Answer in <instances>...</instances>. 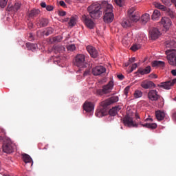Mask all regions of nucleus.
Returning <instances> with one entry per match:
<instances>
[{
  "mask_svg": "<svg viewBox=\"0 0 176 176\" xmlns=\"http://www.w3.org/2000/svg\"><path fill=\"white\" fill-rule=\"evenodd\" d=\"M8 0H0V7L1 8H3L8 5Z\"/></svg>",
  "mask_w": 176,
  "mask_h": 176,
  "instance_id": "obj_38",
  "label": "nucleus"
},
{
  "mask_svg": "<svg viewBox=\"0 0 176 176\" xmlns=\"http://www.w3.org/2000/svg\"><path fill=\"white\" fill-rule=\"evenodd\" d=\"M84 109L86 112H92L94 109V104L91 102H86L84 104Z\"/></svg>",
  "mask_w": 176,
  "mask_h": 176,
  "instance_id": "obj_21",
  "label": "nucleus"
},
{
  "mask_svg": "<svg viewBox=\"0 0 176 176\" xmlns=\"http://www.w3.org/2000/svg\"><path fill=\"white\" fill-rule=\"evenodd\" d=\"M141 87L145 89H151L153 87H155L156 85L155 84L150 80H144L142 83H141Z\"/></svg>",
  "mask_w": 176,
  "mask_h": 176,
  "instance_id": "obj_17",
  "label": "nucleus"
},
{
  "mask_svg": "<svg viewBox=\"0 0 176 176\" xmlns=\"http://www.w3.org/2000/svg\"><path fill=\"white\" fill-rule=\"evenodd\" d=\"M21 8V3L16 2L14 6H11V7H8V11H14L16 12Z\"/></svg>",
  "mask_w": 176,
  "mask_h": 176,
  "instance_id": "obj_24",
  "label": "nucleus"
},
{
  "mask_svg": "<svg viewBox=\"0 0 176 176\" xmlns=\"http://www.w3.org/2000/svg\"><path fill=\"white\" fill-rule=\"evenodd\" d=\"M65 15H66L65 11H60V12H59V16H65Z\"/></svg>",
  "mask_w": 176,
  "mask_h": 176,
  "instance_id": "obj_45",
  "label": "nucleus"
},
{
  "mask_svg": "<svg viewBox=\"0 0 176 176\" xmlns=\"http://www.w3.org/2000/svg\"><path fill=\"white\" fill-rule=\"evenodd\" d=\"M0 142L3 143L2 149L3 152L7 154L13 153L16 146L14 143L8 136H6V132L5 129L1 130Z\"/></svg>",
  "mask_w": 176,
  "mask_h": 176,
  "instance_id": "obj_3",
  "label": "nucleus"
},
{
  "mask_svg": "<svg viewBox=\"0 0 176 176\" xmlns=\"http://www.w3.org/2000/svg\"><path fill=\"white\" fill-rule=\"evenodd\" d=\"M150 20V15L149 14H144L141 16V21L143 24H146Z\"/></svg>",
  "mask_w": 176,
  "mask_h": 176,
  "instance_id": "obj_26",
  "label": "nucleus"
},
{
  "mask_svg": "<svg viewBox=\"0 0 176 176\" xmlns=\"http://www.w3.org/2000/svg\"><path fill=\"white\" fill-rule=\"evenodd\" d=\"M142 96H143V92L140 90H135L133 94V96L135 98H140V97H142Z\"/></svg>",
  "mask_w": 176,
  "mask_h": 176,
  "instance_id": "obj_33",
  "label": "nucleus"
},
{
  "mask_svg": "<svg viewBox=\"0 0 176 176\" xmlns=\"http://www.w3.org/2000/svg\"><path fill=\"white\" fill-rule=\"evenodd\" d=\"M103 8V13H104V16H103V21L105 23H109L113 22L114 19V14H113V6L109 4L108 1H102V5L98 4H91L88 7V12L89 13V16L94 19H98L101 16Z\"/></svg>",
  "mask_w": 176,
  "mask_h": 176,
  "instance_id": "obj_1",
  "label": "nucleus"
},
{
  "mask_svg": "<svg viewBox=\"0 0 176 176\" xmlns=\"http://www.w3.org/2000/svg\"><path fill=\"white\" fill-rule=\"evenodd\" d=\"M69 20V18H65L64 19H63V22H68Z\"/></svg>",
  "mask_w": 176,
  "mask_h": 176,
  "instance_id": "obj_56",
  "label": "nucleus"
},
{
  "mask_svg": "<svg viewBox=\"0 0 176 176\" xmlns=\"http://www.w3.org/2000/svg\"><path fill=\"white\" fill-rule=\"evenodd\" d=\"M67 50L70 52H74L76 50V46L74 44L67 46Z\"/></svg>",
  "mask_w": 176,
  "mask_h": 176,
  "instance_id": "obj_41",
  "label": "nucleus"
},
{
  "mask_svg": "<svg viewBox=\"0 0 176 176\" xmlns=\"http://www.w3.org/2000/svg\"><path fill=\"white\" fill-rule=\"evenodd\" d=\"M139 21V16L133 15L131 16H127L126 18H124L121 23L122 27L124 28H128L131 27L134 23H136Z\"/></svg>",
  "mask_w": 176,
  "mask_h": 176,
  "instance_id": "obj_5",
  "label": "nucleus"
},
{
  "mask_svg": "<svg viewBox=\"0 0 176 176\" xmlns=\"http://www.w3.org/2000/svg\"><path fill=\"white\" fill-rule=\"evenodd\" d=\"M82 21L89 29H93L95 27L94 22L89 18V15H82Z\"/></svg>",
  "mask_w": 176,
  "mask_h": 176,
  "instance_id": "obj_11",
  "label": "nucleus"
},
{
  "mask_svg": "<svg viewBox=\"0 0 176 176\" xmlns=\"http://www.w3.org/2000/svg\"><path fill=\"white\" fill-rule=\"evenodd\" d=\"M155 117L157 121L159 122L163 121L166 118V113L161 110L156 111Z\"/></svg>",
  "mask_w": 176,
  "mask_h": 176,
  "instance_id": "obj_20",
  "label": "nucleus"
},
{
  "mask_svg": "<svg viewBox=\"0 0 176 176\" xmlns=\"http://www.w3.org/2000/svg\"><path fill=\"white\" fill-rule=\"evenodd\" d=\"M162 3L166 6H170L173 3V0H161Z\"/></svg>",
  "mask_w": 176,
  "mask_h": 176,
  "instance_id": "obj_35",
  "label": "nucleus"
},
{
  "mask_svg": "<svg viewBox=\"0 0 176 176\" xmlns=\"http://www.w3.org/2000/svg\"><path fill=\"white\" fill-rule=\"evenodd\" d=\"M166 48H175L176 47V38L170 41L166 42Z\"/></svg>",
  "mask_w": 176,
  "mask_h": 176,
  "instance_id": "obj_29",
  "label": "nucleus"
},
{
  "mask_svg": "<svg viewBox=\"0 0 176 176\" xmlns=\"http://www.w3.org/2000/svg\"><path fill=\"white\" fill-rule=\"evenodd\" d=\"M87 50L88 51V53H89V55H91V57L96 58L99 56L98 51L93 46L88 45L87 47Z\"/></svg>",
  "mask_w": 176,
  "mask_h": 176,
  "instance_id": "obj_16",
  "label": "nucleus"
},
{
  "mask_svg": "<svg viewBox=\"0 0 176 176\" xmlns=\"http://www.w3.org/2000/svg\"><path fill=\"white\" fill-rule=\"evenodd\" d=\"M26 47L29 50L34 52L36 49L37 45L36 44L28 43H26Z\"/></svg>",
  "mask_w": 176,
  "mask_h": 176,
  "instance_id": "obj_32",
  "label": "nucleus"
},
{
  "mask_svg": "<svg viewBox=\"0 0 176 176\" xmlns=\"http://www.w3.org/2000/svg\"><path fill=\"white\" fill-rule=\"evenodd\" d=\"M145 122H153V118H146L145 119Z\"/></svg>",
  "mask_w": 176,
  "mask_h": 176,
  "instance_id": "obj_52",
  "label": "nucleus"
},
{
  "mask_svg": "<svg viewBox=\"0 0 176 176\" xmlns=\"http://www.w3.org/2000/svg\"><path fill=\"white\" fill-rule=\"evenodd\" d=\"M165 66V62L160 61V60H155L152 63V67H163Z\"/></svg>",
  "mask_w": 176,
  "mask_h": 176,
  "instance_id": "obj_28",
  "label": "nucleus"
},
{
  "mask_svg": "<svg viewBox=\"0 0 176 176\" xmlns=\"http://www.w3.org/2000/svg\"><path fill=\"white\" fill-rule=\"evenodd\" d=\"M23 160L25 164H30L31 166L33 165V162L31 157L28 154L23 155Z\"/></svg>",
  "mask_w": 176,
  "mask_h": 176,
  "instance_id": "obj_23",
  "label": "nucleus"
},
{
  "mask_svg": "<svg viewBox=\"0 0 176 176\" xmlns=\"http://www.w3.org/2000/svg\"><path fill=\"white\" fill-rule=\"evenodd\" d=\"M153 6H155V8L160 9L163 12H166L171 19H173L175 17L174 11H172V10H170V8H168V7L163 6L162 4H161V3L155 1L153 2Z\"/></svg>",
  "mask_w": 176,
  "mask_h": 176,
  "instance_id": "obj_8",
  "label": "nucleus"
},
{
  "mask_svg": "<svg viewBox=\"0 0 176 176\" xmlns=\"http://www.w3.org/2000/svg\"><path fill=\"white\" fill-rule=\"evenodd\" d=\"M141 48V45L139 44H135L131 46V50L133 52L138 51L139 49Z\"/></svg>",
  "mask_w": 176,
  "mask_h": 176,
  "instance_id": "obj_37",
  "label": "nucleus"
},
{
  "mask_svg": "<svg viewBox=\"0 0 176 176\" xmlns=\"http://www.w3.org/2000/svg\"><path fill=\"white\" fill-rule=\"evenodd\" d=\"M59 3H60V6H62L63 8H66V4L64 1L63 0L60 1Z\"/></svg>",
  "mask_w": 176,
  "mask_h": 176,
  "instance_id": "obj_44",
  "label": "nucleus"
},
{
  "mask_svg": "<svg viewBox=\"0 0 176 176\" xmlns=\"http://www.w3.org/2000/svg\"><path fill=\"white\" fill-rule=\"evenodd\" d=\"M123 124L127 127H135L138 128L139 125H141L143 128H146L148 129H156L157 124L156 123H146L142 124V122L137 123L133 120V118L130 114H126V116L123 118Z\"/></svg>",
  "mask_w": 176,
  "mask_h": 176,
  "instance_id": "obj_2",
  "label": "nucleus"
},
{
  "mask_svg": "<svg viewBox=\"0 0 176 176\" xmlns=\"http://www.w3.org/2000/svg\"><path fill=\"white\" fill-rule=\"evenodd\" d=\"M32 26H33L32 23H30V24L29 25V27L32 28Z\"/></svg>",
  "mask_w": 176,
  "mask_h": 176,
  "instance_id": "obj_60",
  "label": "nucleus"
},
{
  "mask_svg": "<svg viewBox=\"0 0 176 176\" xmlns=\"http://www.w3.org/2000/svg\"><path fill=\"white\" fill-rule=\"evenodd\" d=\"M118 101H119V98L118 96H112L100 102V107H102L96 110L95 116L99 118L106 116L108 114L107 108L109 107V105L114 104V102H118Z\"/></svg>",
  "mask_w": 176,
  "mask_h": 176,
  "instance_id": "obj_4",
  "label": "nucleus"
},
{
  "mask_svg": "<svg viewBox=\"0 0 176 176\" xmlns=\"http://www.w3.org/2000/svg\"><path fill=\"white\" fill-rule=\"evenodd\" d=\"M150 76L153 78H157V76L156 74H151Z\"/></svg>",
  "mask_w": 176,
  "mask_h": 176,
  "instance_id": "obj_54",
  "label": "nucleus"
},
{
  "mask_svg": "<svg viewBox=\"0 0 176 176\" xmlns=\"http://www.w3.org/2000/svg\"><path fill=\"white\" fill-rule=\"evenodd\" d=\"M53 32H54V30L52 28H47L46 29L45 35L49 36V35L52 34L53 33Z\"/></svg>",
  "mask_w": 176,
  "mask_h": 176,
  "instance_id": "obj_39",
  "label": "nucleus"
},
{
  "mask_svg": "<svg viewBox=\"0 0 176 176\" xmlns=\"http://www.w3.org/2000/svg\"><path fill=\"white\" fill-rule=\"evenodd\" d=\"M77 23V18L76 16H71L70 21L69 22V25L72 28L74 27Z\"/></svg>",
  "mask_w": 176,
  "mask_h": 176,
  "instance_id": "obj_30",
  "label": "nucleus"
},
{
  "mask_svg": "<svg viewBox=\"0 0 176 176\" xmlns=\"http://www.w3.org/2000/svg\"><path fill=\"white\" fill-rule=\"evenodd\" d=\"M176 83V78L173 80H168L164 82H162L160 87L165 89H170L172 86Z\"/></svg>",
  "mask_w": 176,
  "mask_h": 176,
  "instance_id": "obj_18",
  "label": "nucleus"
},
{
  "mask_svg": "<svg viewBox=\"0 0 176 176\" xmlns=\"http://www.w3.org/2000/svg\"><path fill=\"white\" fill-rule=\"evenodd\" d=\"M151 67L147 66L144 69H139L137 72L140 73L141 75H145L151 73Z\"/></svg>",
  "mask_w": 176,
  "mask_h": 176,
  "instance_id": "obj_22",
  "label": "nucleus"
},
{
  "mask_svg": "<svg viewBox=\"0 0 176 176\" xmlns=\"http://www.w3.org/2000/svg\"><path fill=\"white\" fill-rule=\"evenodd\" d=\"M161 16V14L160 12V11H158V10H155L153 12L152 14V19L153 20H156L157 19H158L160 16Z\"/></svg>",
  "mask_w": 176,
  "mask_h": 176,
  "instance_id": "obj_31",
  "label": "nucleus"
},
{
  "mask_svg": "<svg viewBox=\"0 0 176 176\" xmlns=\"http://www.w3.org/2000/svg\"><path fill=\"white\" fill-rule=\"evenodd\" d=\"M46 10L48 12H52L54 10V7H53V6H47Z\"/></svg>",
  "mask_w": 176,
  "mask_h": 176,
  "instance_id": "obj_42",
  "label": "nucleus"
},
{
  "mask_svg": "<svg viewBox=\"0 0 176 176\" xmlns=\"http://www.w3.org/2000/svg\"><path fill=\"white\" fill-rule=\"evenodd\" d=\"M28 40L29 41H33L34 40V37H33V35H32V34H29V36H28Z\"/></svg>",
  "mask_w": 176,
  "mask_h": 176,
  "instance_id": "obj_46",
  "label": "nucleus"
},
{
  "mask_svg": "<svg viewBox=\"0 0 176 176\" xmlns=\"http://www.w3.org/2000/svg\"><path fill=\"white\" fill-rule=\"evenodd\" d=\"M62 40H63V37L60 36H58L52 38V42L55 43H60Z\"/></svg>",
  "mask_w": 176,
  "mask_h": 176,
  "instance_id": "obj_34",
  "label": "nucleus"
},
{
  "mask_svg": "<svg viewBox=\"0 0 176 176\" xmlns=\"http://www.w3.org/2000/svg\"><path fill=\"white\" fill-rule=\"evenodd\" d=\"M36 26L38 28H44L47 26L49 23V19H47V18H40L39 19H36Z\"/></svg>",
  "mask_w": 176,
  "mask_h": 176,
  "instance_id": "obj_14",
  "label": "nucleus"
},
{
  "mask_svg": "<svg viewBox=\"0 0 176 176\" xmlns=\"http://www.w3.org/2000/svg\"><path fill=\"white\" fill-rule=\"evenodd\" d=\"M117 77H118L120 80H123V79L124 78V75H122V74H118V75L117 76Z\"/></svg>",
  "mask_w": 176,
  "mask_h": 176,
  "instance_id": "obj_49",
  "label": "nucleus"
},
{
  "mask_svg": "<svg viewBox=\"0 0 176 176\" xmlns=\"http://www.w3.org/2000/svg\"><path fill=\"white\" fill-rule=\"evenodd\" d=\"M121 110L120 106H115L109 109L108 113L111 117H115L118 115V112Z\"/></svg>",
  "mask_w": 176,
  "mask_h": 176,
  "instance_id": "obj_19",
  "label": "nucleus"
},
{
  "mask_svg": "<svg viewBox=\"0 0 176 176\" xmlns=\"http://www.w3.org/2000/svg\"><path fill=\"white\" fill-rule=\"evenodd\" d=\"M172 2H173V3L175 4V7H176V0H172Z\"/></svg>",
  "mask_w": 176,
  "mask_h": 176,
  "instance_id": "obj_58",
  "label": "nucleus"
},
{
  "mask_svg": "<svg viewBox=\"0 0 176 176\" xmlns=\"http://www.w3.org/2000/svg\"><path fill=\"white\" fill-rule=\"evenodd\" d=\"M175 100H176V97L175 98Z\"/></svg>",
  "mask_w": 176,
  "mask_h": 176,
  "instance_id": "obj_61",
  "label": "nucleus"
},
{
  "mask_svg": "<svg viewBox=\"0 0 176 176\" xmlns=\"http://www.w3.org/2000/svg\"><path fill=\"white\" fill-rule=\"evenodd\" d=\"M160 23L166 31L168 30L172 25L171 19H170V18H167L166 16L162 18Z\"/></svg>",
  "mask_w": 176,
  "mask_h": 176,
  "instance_id": "obj_12",
  "label": "nucleus"
},
{
  "mask_svg": "<svg viewBox=\"0 0 176 176\" xmlns=\"http://www.w3.org/2000/svg\"><path fill=\"white\" fill-rule=\"evenodd\" d=\"M167 60L170 65L176 66V51L174 49H169L166 51Z\"/></svg>",
  "mask_w": 176,
  "mask_h": 176,
  "instance_id": "obj_7",
  "label": "nucleus"
},
{
  "mask_svg": "<svg viewBox=\"0 0 176 176\" xmlns=\"http://www.w3.org/2000/svg\"><path fill=\"white\" fill-rule=\"evenodd\" d=\"M85 56L83 54H78L76 57L75 65L80 68L86 67L87 63L85 60Z\"/></svg>",
  "mask_w": 176,
  "mask_h": 176,
  "instance_id": "obj_9",
  "label": "nucleus"
},
{
  "mask_svg": "<svg viewBox=\"0 0 176 176\" xmlns=\"http://www.w3.org/2000/svg\"><path fill=\"white\" fill-rule=\"evenodd\" d=\"M129 89H130V87H125V89H124V94H125V96H127Z\"/></svg>",
  "mask_w": 176,
  "mask_h": 176,
  "instance_id": "obj_43",
  "label": "nucleus"
},
{
  "mask_svg": "<svg viewBox=\"0 0 176 176\" xmlns=\"http://www.w3.org/2000/svg\"><path fill=\"white\" fill-rule=\"evenodd\" d=\"M62 48V47H60V46H56L55 47V50H58V51H60V50Z\"/></svg>",
  "mask_w": 176,
  "mask_h": 176,
  "instance_id": "obj_55",
  "label": "nucleus"
},
{
  "mask_svg": "<svg viewBox=\"0 0 176 176\" xmlns=\"http://www.w3.org/2000/svg\"><path fill=\"white\" fill-rule=\"evenodd\" d=\"M41 6L42 8H46L47 6V4H46L45 2H41Z\"/></svg>",
  "mask_w": 176,
  "mask_h": 176,
  "instance_id": "obj_47",
  "label": "nucleus"
},
{
  "mask_svg": "<svg viewBox=\"0 0 176 176\" xmlns=\"http://www.w3.org/2000/svg\"><path fill=\"white\" fill-rule=\"evenodd\" d=\"M159 92L155 89H151L148 92L147 98L150 101H158L160 98Z\"/></svg>",
  "mask_w": 176,
  "mask_h": 176,
  "instance_id": "obj_10",
  "label": "nucleus"
},
{
  "mask_svg": "<svg viewBox=\"0 0 176 176\" xmlns=\"http://www.w3.org/2000/svg\"><path fill=\"white\" fill-rule=\"evenodd\" d=\"M128 17L131 18L132 16H137L138 17V20L140 19V15L138 14V12H135V8H130L129 10H128Z\"/></svg>",
  "mask_w": 176,
  "mask_h": 176,
  "instance_id": "obj_25",
  "label": "nucleus"
},
{
  "mask_svg": "<svg viewBox=\"0 0 176 176\" xmlns=\"http://www.w3.org/2000/svg\"><path fill=\"white\" fill-rule=\"evenodd\" d=\"M135 117L136 120H140V117L139 116L138 113H135Z\"/></svg>",
  "mask_w": 176,
  "mask_h": 176,
  "instance_id": "obj_50",
  "label": "nucleus"
},
{
  "mask_svg": "<svg viewBox=\"0 0 176 176\" xmlns=\"http://www.w3.org/2000/svg\"><path fill=\"white\" fill-rule=\"evenodd\" d=\"M171 74L173 75V76H176V69H173L171 71Z\"/></svg>",
  "mask_w": 176,
  "mask_h": 176,
  "instance_id": "obj_53",
  "label": "nucleus"
},
{
  "mask_svg": "<svg viewBox=\"0 0 176 176\" xmlns=\"http://www.w3.org/2000/svg\"><path fill=\"white\" fill-rule=\"evenodd\" d=\"M113 81L110 80L106 85L102 87V89L96 90V94H98V96H104V94H109L113 90Z\"/></svg>",
  "mask_w": 176,
  "mask_h": 176,
  "instance_id": "obj_6",
  "label": "nucleus"
},
{
  "mask_svg": "<svg viewBox=\"0 0 176 176\" xmlns=\"http://www.w3.org/2000/svg\"><path fill=\"white\" fill-rule=\"evenodd\" d=\"M173 119L176 121V111L173 113Z\"/></svg>",
  "mask_w": 176,
  "mask_h": 176,
  "instance_id": "obj_51",
  "label": "nucleus"
},
{
  "mask_svg": "<svg viewBox=\"0 0 176 176\" xmlns=\"http://www.w3.org/2000/svg\"><path fill=\"white\" fill-rule=\"evenodd\" d=\"M138 67V65L136 63H134L131 67L130 69L128 71L129 73L133 72L136 68Z\"/></svg>",
  "mask_w": 176,
  "mask_h": 176,
  "instance_id": "obj_40",
  "label": "nucleus"
},
{
  "mask_svg": "<svg viewBox=\"0 0 176 176\" xmlns=\"http://www.w3.org/2000/svg\"><path fill=\"white\" fill-rule=\"evenodd\" d=\"M40 13L39 10H32L29 14L28 16L30 18H34L36 17Z\"/></svg>",
  "mask_w": 176,
  "mask_h": 176,
  "instance_id": "obj_27",
  "label": "nucleus"
},
{
  "mask_svg": "<svg viewBox=\"0 0 176 176\" xmlns=\"http://www.w3.org/2000/svg\"><path fill=\"white\" fill-rule=\"evenodd\" d=\"M161 35V32L157 28H153L149 32V36L152 40L157 39Z\"/></svg>",
  "mask_w": 176,
  "mask_h": 176,
  "instance_id": "obj_15",
  "label": "nucleus"
},
{
  "mask_svg": "<svg viewBox=\"0 0 176 176\" xmlns=\"http://www.w3.org/2000/svg\"><path fill=\"white\" fill-rule=\"evenodd\" d=\"M106 71V68L103 66H96L95 68L92 69V74H94V76H100Z\"/></svg>",
  "mask_w": 176,
  "mask_h": 176,
  "instance_id": "obj_13",
  "label": "nucleus"
},
{
  "mask_svg": "<svg viewBox=\"0 0 176 176\" xmlns=\"http://www.w3.org/2000/svg\"><path fill=\"white\" fill-rule=\"evenodd\" d=\"M89 73V70L85 71V72L84 73V75H85V76H87Z\"/></svg>",
  "mask_w": 176,
  "mask_h": 176,
  "instance_id": "obj_57",
  "label": "nucleus"
},
{
  "mask_svg": "<svg viewBox=\"0 0 176 176\" xmlns=\"http://www.w3.org/2000/svg\"><path fill=\"white\" fill-rule=\"evenodd\" d=\"M114 2L120 7H122L124 5V0H114Z\"/></svg>",
  "mask_w": 176,
  "mask_h": 176,
  "instance_id": "obj_36",
  "label": "nucleus"
},
{
  "mask_svg": "<svg viewBox=\"0 0 176 176\" xmlns=\"http://www.w3.org/2000/svg\"><path fill=\"white\" fill-rule=\"evenodd\" d=\"M130 65V63L128 62L126 63H125V67H128Z\"/></svg>",
  "mask_w": 176,
  "mask_h": 176,
  "instance_id": "obj_59",
  "label": "nucleus"
},
{
  "mask_svg": "<svg viewBox=\"0 0 176 176\" xmlns=\"http://www.w3.org/2000/svg\"><path fill=\"white\" fill-rule=\"evenodd\" d=\"M135 61V58H131L129 59L128 62L131 64Z\"/></svg>",
  "mask_w": 176,
  "mask_h": 176,
  "instance_id": "obj_48",
  "label": "nucleus"
}]
</instances>
